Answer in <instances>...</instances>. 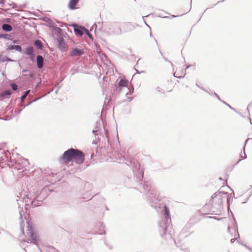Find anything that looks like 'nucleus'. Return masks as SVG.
<instances>
[{
	"label": "nucleus",
	"instance_id": "obj_6",
	"mask_svg": "<svg viewBox=\"0 0 252 252\" xmlns=\"http://www.w3.org/2000/svg\"><path fill=\"white\" fill-rule=\"evenodd\" d=\"M72 26L76 36L81 37L84 34L86 30V28L84 27L78 26L76 24H73Z\"/></svg>",
	"mask_w": 252,
	"mask_h": 252
},
{
	"label": "nucleus",
	"instance_id": "obj_46",
	"mask_svg": "<svg viewBox=\"0 0 252 252\" xmlns=\"http://www.w3.org/2000/svg\"><path fill=\"white\" fill-rule=\"evenodd\" d=\"M127 99L128 101H130L132 100L133 97H127Z\"/></svg>",
	"mask_w": 252,
	"mask_h": 252
},
{
	"label": "nucleus",
	"instance_id": "obj_60",
	"mask_svg": "<svg viewBox=\"0 0 252 252\" xmlns=\"http://www.w3.org/2000/svg\"><path fill=\"white\" fill-rule=\"evenodd\" d=\"M195 85H196V86H197V87L200 88V86L197 83H196Z\"/></svg>",
	"mask_w": 252,
	"mask_h": 252
},
{
	"label": "nucleus",
	"instance_id": "obj_5",
	"mask_svg": "<svg viewBox=\"0 0 252 252\" xmlns=\"http://www.w3.org/2000/svg\"><path fill=\"white\" fill-rule=\"evenodd\" d=\"M222 194L224 195H228V193L227 192L218 190L211 196V199L204 206V208H206L208 206H209L210 203L213 202V200L218 202H220V201H223V197L222 196Z\"/></svg>",
	"mask_w": 252,
	"mask_h": 252
},
{
	"label": "nucleus",
	"instance_id": "obj_33",
	"mask_svg": "<svg viewBox=\"0 0 252 252\" xmlns=\"http://www.w3.org/2000/svg\"><path fill=\"white\" fill-rule=\"evenodd\" d=\"M156 90L159 92V93L160 94H163L164 93V91L161 88H160L159 87H158L157 88H156Z\"/></svg>",
	"mask_w": 252,
	"mask_h": 252
},
{
	"label": "nucleus",
	"instance_id": "obj_30",
	"mask_svg": "<svg viewBox=\"0 0 252 252\" xmlns=\"http://www.w3.org/2000/svg\"><path fill=\"white\" fill-rule=\"evenodd\" d=\"M84 33H85L90 38H91V39L93 38V36H92V34L90 33L89 31L86 28V30L84 32Z\"/></svg>",
	"mask_w": 252,
	"mask_h": 252
},
{
	"label": "nucleus",
	"instance_id": "obj_9",
	"mask_svg": "<svg viewBox=\"0 0 252 252\" xmlns=\"http://www.w3.org/2000/svg\"><path fill=\"white\" fill-rule=\"evenodd\" d=\"M84 54V51L83 49L75 48L70 51L69 56L71 57H78L83 55Z\"/></svg>",
	"mask_w": 252,
	"mask_h": 252
},
{
	"label": "nucleus",
	"instance_id": "obj_18",
	"mask_svg": "<svg viewBox=\"0 0 252 252\" xmlns=\"http://www.w3.org/2000/svg\"><path fill=\"white\" fill-rule=\"evenodd\" d=\"M2 29L6 32H9L12 30V26L8 24H3L1 26Z\"/></svg>",
	"mask_w": 252,
	"mask_h": 252
},
{
	"label": "nucleus",
	"instance_id": "obj_2",
	"mask_svg": "<svg viewBox=\"0 0 252 252\" xmlns=\"http://www.w3.org/2000/svg\"><path fill=\"white\" fill-rule=\"evenodd\" d=\"M74 162L78 164L85 161L84 153L78 149L71 148L64 152V165L66 161Z\"/></svg>",
	"mask_w": 252,
	"mask_h": 252
},
{
	"label": "nucleus",
	"instance_id": "obj_3",
	"mask_svg": "<svg viewBox=\"0 0 252 252\" xmlns=\"http://www.w3.org/2000/svg\"><path fill=\"white\" fill-rule=\"evenodd\" d=\"M52 34L57 47L61 51H63V35L62 29L59 27L54 26Z\"/></svg>",
	"mask_w": 252,
	"mask_h": 252
},
{
	"label": "nucleus",
	"instance_id": "obj_47",
	"mask_svg": "<svg viewBox=\"0 0 252 252\" xmlns=\"http://www.w3.org/2000/svg\"><path fill=\"white\" fill-rule=\"evenodd\" d=\"M183 14H182L181 15V16L183 15ZM179 16H180V15H172L171 16V17L172 18H175V17H179Z\"/></svg>",
	"mask_w": 252,
	"mask_h": 252
},
{
	"label": "nucleus",
	"instance_id": "obj_16",
	"mask_svg": "<svg viewBox=\"0 0 252 252\" xmlns=\"http://www.w3.org/2000/svg\"><path fill=\"white\" fill-rule=\"evenodd\" d=\"M11 94V92L10 90H6L1 92L0 96L3 98H9Z\"/></svg>",
	"mask_w": 252,
	"mask_h": 252
},
{
	"label": "nucleus",
	"instance_id": "obj_63",
	"mask_svg": "<svg viewBox=\"0 0 252 252\" xmlns=\"http://www.w3.org/2000/svg\"><path fill=\"white\" fill-rule=\"evenodd\" d=\"M250 197V196H249L248 197V198L246 199V200H245V201H246L247 202V201L249 200V199Z\"/></svg>",
	"mask_w": 252,
	"mask_h": 252
},
{
	"label": "nucleus",
	"instance_id": "obj_4",
	"mask_svg": "<svg viewBox=\"0 0 252 252\" xmlns=\"http://www.w3.org/2000/svg\"><path fill=\"white\" fill-rule=\"evenodd\" d=\"M208 207H210L209 212L207 214L220 215L223 211V201L218 202L213 200V202L210 203L206 208Z\"/></svg>",
	"mask_w": 252,
	"mask_h": 252
},
{
	"label": "nucleus",
	"instance_id": "obj_64",
	"mask_svg": "<svg viewBox=\"0 0 252 252\" xmlns=\"http://www.w3.org/2000/svg\"><path fill=\"white\" fill-rule=\"evenodd\" d=\"M246 202H247V201H244L243 202H242V204H245V203H246Z\"/></svg>",
	"mask_w": 252,
	"mask_h": 252
},
{
	"label": "nucleus",
	"instance_id": "obj_43",
	"mask_svg": "<svg viewBox=\"0 0 252 252\" xmlns=\"http://www.w3.org/2000/svg\"><path fill=\"white\" fill-rule=\"evenodd\" d=\"M227 211H228V213H229L230 212L232 214V217H233V215H234L233 214V213L232 212V211H231L230 210V207L229 208H227Z\"/></svg>",
	"mask_w": 252,
	"mask_h": 252
},
{
	"label": "nucleus",
	"instance_id": "obj_42",
	"mask_svg": "<svg viewBox=\"0 0 252 252\" xmlns=\"http://www.w3.org/2000/svg\"><path fill=\"white\" fill-rule=\"evenodd\" d=\"M4 4V0H1L0 1V5L3 6Z\"/></svg>",
	"mask_w": 252,
	"mask_h": 252
},
{
	"label": "nucleus",
	"instance_id": "obj_13",
	"mask_svg": "<svg viewBox=\"0 0 252 252\" xmlns=\"http://www.w3.org/2000/svg\"><path fill=\"white\" fill-rule=\"evenodd\" d=\"M37 66L39 69H41L43 67L44 59L41 55H38L36 57Z\"/></svg>",
	"mask_w": 252,
	"mask_h": 252
},
{
	"label": "nucleus",
	"instance_id": "obj_25",
	"mask_svg": "<svg viewBox=\"0 0 252 252\" xmlns=\"http://www.w3.org/2000/svg\"><path fill=\"white\" fill-rule=\"evenodd\" d=\"M31 205L33 207H35L40 205V202L38 200H33L31 202Z\"/></svg>",
	"mask_w": 252,
	"mask_h": 252
},
{
	"label": "nucleus",
	"instance_id": "obj_40",
	"mask_svg": "<svg viewBox=\"0 0 252 252\" xmlns=\"http://www.w3.org/2000/svg\"><path fill=\"white\" fill-rule=\"evenodd\" d=\"M214 94L218 98L219 100H220V101H222V100L220 98L219 95L216 94V93H214Z\"/></svg>",
	"mask_w": 252,
	"mask_h": 252
},
{
	"label": "nucleus",
	"instance_id": "obj_26",
	"mask_svg": "<svg viewBox=\"0 0 252 252\" xmlns=\"http://www.w3.org/2000/svg\"><path fill=\"white\" fill-rule=\"evenodd\" d=\"M99 224L100 228L102 230H103V232L99 233V234H100V235L105 234L106 231H105V230H103V229L105 228V226L104 225L103 223L101 222H99Z\"/></svg>",
	"mask_w": 252,
	"mask_h": 252
},
{
	"label": "nucleus",
	"instance_id": "obj_22",
	"mask_svg": "<svg viewBox=\"0 0 252 252\" xmlns=\"http://www.w3.org/2000/svg\"><path fill=\"white\" fill-rule=\"evenodd\" d=\"M0 62L1 63H3V62H6V61H8V62H12L13 61V60H11L10 59H9V58H8L6 56H0Z\"/></svg>",
	"mask_w": 252,
	"mask_h": 252
},
{
	"label": "nucleus",
	"instance_id": "obj_36",
	"mask_svg": "<svg viewBox=\"0 0 252 252\" xmlns=\"http://www.w3.org/2000/svg\"><path fill=\"white\" fill-rule=\"evenodd\" d=\"M91 154L90 158L91 159L93 158V154H92L91 153H87L86 154H84L85 158L86 157L87 158H89V156Z\"/></svg>",
	"mask_w": 252,
	"mask_h": 252
},
{
	"label": "nucleus",
	"instance_id": "obj_1",
	"mask_svg": "<svg viewBox=\"0 0 252 252\" xmlns=\"http://www.w3.org/2000/svg\"><path fill=\"white\" fill-rule=\"evenodd\" d=\"M113 158L119 163H125L132 168L133 177H127L125 183L129 188H133L143 192L147 191L145 197L147 202L157 212L161 211V220L158 222L159 231L160 236L166 240L169 244H176L171 233L172 229L170 223L171 222V215L169 208L166 205L160 203L159 201L162 197L157 193L154 186L150 181H143L144 171L140 168L139 164L136 163L131 159L126 158L120 153L118 152L112 155Z\"/></svg>",
	"mask_w": 252,
	"mask_h": 252
},
{
	"label": "nucleus",
	"instance_id": "obj_49",
	"mask_svg": "<svg viewBox=\"0 0 252 252\" xmlns=\"http://www.w3.org/2000/svg\"><path fill=\"white\" fill-rule=\"evenodd\" d=\"M12 40H13V42L14 43H18V41L17 40H16V39H14V40H13V39H12Z\"/></svg>",
	"mask_w": 252,
	"mask_h": 252
},
{
	"label": "nucleus",
	"instance_id": "obj_7",
	"mask_svg": "<svg viewBox=\"0 0 252 252\" xmlns=\"http://www.w3.org/2000/svg\"><path fill=\"white\" fill-rule=\"evenodd\" d=\"M21 196H22V193L19 192L18 195H17V196H16V200L17 201L18 204H19L18 209H19V216H20V220H21V221L20 222V224L21 227H22V225L24 224V221L23 220L22 216L23 215H24L25 212H24V210H23V208L21 207L20 204H19V201H20V200L21 199ZM20 201L22 202V200H20Z\"/></svg>",
	"mask_w": 252,
	"mask_h": 252
},
{
	"label": "nucleus",
	"instance_id": "obj_53",
	"mask_svg": "<svg viewBox=\"0 0 252 252\" xmlns=\"http://www.w3.org/2000/svg\"><path fill=\"white\" fill-rule=\"evenodd\" d=\"M200 89H201V90H203L204 91H205V92H206L207 91L206 90H205V89H204V88H203V87H200Z\"/></svg>",
	"mask_w": 252,
	"mask_h": 252
},
{
	"label": "nucleus",
	"instance_id": "obj_41",
	"mask_svg": "<svg viewBox=\"0 0 252 252\" xmlns=\"http://www.w3.org/2000/svg\"><path fill=\"white\" fill-rule=\"evenodd\" d=\"M251 106H252V101L250 103V104L248 105V107H247V110L248 111V113L250 114V112H249V107Z\"/></svg>",
	"mask_w": 252,
	"mask_h": 252
},
{
	"label": "nucleus",
	"instance_id": "obj_15",
	"mask_svg": "<svg viewBox=\"0 0 252 252\" xmlns=\"http://www.w3.org/2000/svg\"><path fill=\"white\" fill-rule=\"evenodd\" d=\"M79 0H70L68 3V7L71 10L76 9V6Z\"/></svg>",
	"mask_w": 252,
	"mask_h": 252
},
{
	"label": "nucleus",
	"instance_id": "obj_8",
	"mask_svg": "<svg viewBox=\"0 0 252 252\" xmlns=\"http://www.w3.org/2000/svg\"><path fill=\"white\" fill-rule=\"evenodd\" d=\"M24 54L30 57V61L32 62L35 61V55L34 54V49L32 47H28L25 49Z\"/></svg>",
	"mask_w": 252,
	"mask_h": 252
},
{
	"label": "nucleus",
	"instance_id": "obj_38",
	"mask_svg": "<svg viewBox=\"0 0 252 252\" xmlns=\"http://www.w3.org/2000/svg\"><path fill=\"white\" fill-rule=\"evenodd\" d=\"M207 217L211 219H214L218 220H221V218H219L218 217H217L208 216Z\"/></svg>",
	"mask_w": 252,
	"mask_h": 252
},
{
	"label": "nucleus",
	"instance_id": "obj_62",
	"mask_svg": "<svg viewBox=\"0 0 252 252\" xmlns=\"http://www.w3.org/2000/svg\"><path fill=\"white\" fill-rule=\"evenodd\" d=\"M250 197V196H249L248 197V198L246 199V200H245V201H246L247 202V201L249 200V199Z\"/></svg>",
	"mask_w": 252,
	"mask_h": 252
},
{
	"label": "nucleus",
	"instance_id": "obj_45",
	"mask_svg": "<svg viewBox=\"0 0 252 252\" xmlns=\"http://www.w3.org/2000/svg\"><path fill=\"white\" fill-rule=\"evenodd\" d=\"M237 240V239H235V238H232L230 240V242L231 243H233L235 240Z\"/></svg>",
	"mask_w": 252,
	"mask_h": 252
},
{
	"label": "nucleus",
	"instance_id": "obj_29",
	"mask_svg": "<svg viewBox=\"0 0 252 252\" xmlns=\"http://www.w3.org/2000/svg\"><path fill=\"white\" fill-rule=\"evenodd\" d=\"M11 89L13 91H16L18 89V86L15 83H11Z\"/></svg>",
	"mask_w": 252,
	"mask_h": 252
},
{
	"label": "nucleus",
	"instance_id": "obj_34",
	"mask_svg": "<svg viewBox=\"0 0 252 252\" xmlns=\"http://www.w3.org/2000/svg\"><path fill=\"white\" fill-rule=\"evenodd\" d=\"M109 101H110V99H108L107 97H105V100L104 102V106L108 105Z\"/></svg>",
	"mask_w": 252,
	"mask_h": 252
},
{
	"label": "nucleus",
	"instance_id": "obj_23",
	"mask_svg": "<svg viewBox=\"0 0 252 252\" xmlns=\"http://www.w3.org/2000/svg\"><path fill=\"white\" fill-rule=\"evenodd\" d=\"M102 24H103V23L100 22H98L97 24H94L93 25V27H95V30H96V29L97 28H98V30H99V31H100V30H101L102 28Z\"/></svg>",
	"mask_w": 252,
	"mask_h": 252
},
{
	"label": "nucleus",
	"instance_id": "obj_31",
	"mask_svg": "<svg viewBox=\"0 0 252 252\" xmlns=\"http://www.w3.org/2000/svg\"><path fill=\"white\" fill-rule=\"evenodd\" d=\"M159 52H160V53L161 55L163 57V58L164 59V60L166 62H167L171 64V65H172V66H173V63H171V62L169 61V60H168V59H167L166 58L164 57L163 56V54H162V52H161L160 50H159Z\"/></svg>",
	"mask_w": 252,
	"mask_h": 252
},
{
	"label": "nucleus",
	"instance_id": "obj_56",
	"mask_svg": "<svg viewBox=\"0 0 252 252\" xmlns=\"http://www.w3.org/2000/svg\"><path fill=\"white\" fill-rule=\"evenodd\" d=\"M249 196H250L252 194V189L249 191Z\"/></svg>",
	"mask_w": 252,
	"mask_h": 252
},
{
	"label": "nucleus",
	"instance_id": "obj_52",
	"mask_svg": "<svg viewBox=\"0 0 252 252\" xmlns=\"http://www.w3.org/2000/svg\"><path fill=\"white\" fill-rule=\"evenodd\" d=\"M66 234H68L69 232L67 231H66L64 229V235H66Z\"/></svg>",
	"mask_w": 252,
	"mask_h": 252
},
{
	"label": "nucleus",
	"instance_id": "obj_21",
	"mask_svg": "<svg viewBox=\"0 0 252 252\" xmlns=\"http://www.w3.org/2000/svg\"><path fill=\"white\" fill-rule=\"evenodd\" d=\"M127 82L126 80L124 79H121L119 82V87L121 89L122 87H125L126 86Z\"/></svg>",
	"mask_w": 252,
	"mask_h": 252
},
{
	"label": "nucleus",
	"instance_id": "obj_55",
	"mask_svg": "<svg viewBox=\"0 0 252 252\" xmlns=\"http://www.w3.org/2000/svg\"><path fill=\"white\" fill-rule=\"evenodd\" d=\"M191 65H192L191 64H189V65H187V66H186V69H188V68H189Z\"/></svg>",
	"mask_w": 252,
	"mask_h": 252
},
{
	"label": "nucleus",
	"instance_id": "obj_35",
	"mask_svg": "<svg viewBox=\"0 0 252 252\" xmlns=\"http://www.w3.org/2000/svg\"><path fill=\"white\" fill-rule=\"evenodd\" d=\"M242 245H243V246H244L246 249H247L248 250H249V251H250L251 252H252V249L251 247H250L249 246H247V245L245 244H243V243H240Z\"/></svg>",
	"mask_w": 252,
	"mask_h": 252
},
{
	"label": "nucleus",
	"instance_id": "obj_50",
	"mask_svg": "<svg viewBox=\"0 0 252 252\" xmlns=\"http://www.w3.org/2000/svg\"><path fill=\"white\" fill-rule=\"evenodd\" d=\"M30 77L32 78L33 77V74L32 72H30Z\"/></svg>",
	"mask_w": 252,
	"mask_h": 252
},
{
	"label": "nucleus",
	"instance_id": "obj_48",
	"mask_svg": "<svg viewBox=\"0 0 252 252\" xmlns=\"http://www.w3.org/2000/svg\"><path fill=\"white\" fill-rule=\"evenodd\" d=\"M63 160V155H62L60 158V162H62V161Z\"/></svg>",
	"mask_w": 252,
	"mask_h": 252
},
{
	"label": "nucleus",
	"instance_id": "obj_59",
	"mask_svg": "<svg viewBox=\"0 0 252 252\" xmlns=\"http://www.w3.org/2000/svg\"><path fill=\"white\" fill-rule=\"evenodd\" d=\"M206 92H207V93H208L209 94H214V93H213V92L210 93V92H209L208 91H207Z\"/></svg>",
	"mask_w": 252,
	"mask_h": 252
},
{
	"label": "nucleus",
	"instance_id": "obj_32",
	"mask_svg": "<svg viewBox=\"0 0 252 252\" xmlns=\"http://www.w3.org/2000/svg\"><path fill=\"white\" fill-rule=\"evenodd\" d=\"M227 187L232 191V193H230V197H231V198L233 199V197H234L235 198H236L235 197H234V191L233 190V189L230 187H229L228 186H227Z\"/></svg>",
	"mask_w": 252,
	"mask_h": 252
},
{
	"label": "nucleus",
	"instance_id": "obj_19",
	"mask_svg": "<svg viewBox=\"0 0 252 252\" xmlns=\"http://www.w3.org/2000/svg\"><path fill=\"white\" fill-rule=\"evenodd\" d=\"M34 44L39 49H42L43 47V44L40 40H35Z\"/></svg>",
	"mask_w": 252,
	"mask_h": 252
},
{
	"label": "nucleus",
	"instance_id": "obj_57",
	"mask_svg": "<svg viewBox=\"0 0 252 252\" xmlns=\"http://www.w3.org/2000/svg\"><path fill=\"white\" fill-rule=\"evenodd\" d=\"M64 26H65L67 30H68V28L67 26V25L64 23L63 24Z\"/></svg>",
	"mask_w": 252,
	"mask_h": 252
},
{
	"label": "nucleus",
	"instance_id": "obj_37",
	"mask_svg": "<svg viewBox=\"0 0 252 252\" xmlns=\"http://www.w3.org/2000/svg\"><path fill=\"white\" fill-rule=\"evenodd\" d=\"M127 89L129 90L128 93L126 94V95L127 96L128 94H132L133 93V89L132 90H130L128 87H127Z\"/></svg>",
	"mask_w": 252,
	"mask_h": 252
},
{
	"label": "nucleus",
	"instance_id": "obj_54",
	"mask_svg": "<svg viewBox=\"0 0 252 252\" xmlns=\"http://www.w3.org/2000/svg\"><path fill=\"white\" fill-rule=\"evenodd\" d=\"M221 102H223L224 104H225L226 105L228 106V105H229V104L226 103L224 101L222 100Z\"/></svg>",
	"mask_w": 252,
	"mask_h": 252
},
{
	"label": "nucleus",
	"instance_id": "obj_28",
	"mask_svg": "<svg viewBox=\"0 0 252 252\" xmlns=\"http://www.w3.org/2000/svg\"><path fill=\"white\" fill-rule=\"evenodd\" d=\"M103 128H104V132H105V137L107 139V142H109L110 139H109V137L108 131V130L107 129H106V128H105L104 126H103Z\"/></svg>",
	"mask_w": 252,
	"mask_h": 252
},
{
	"label": "nucleus",
	"instance_id": "obj_58",
	"mask_svg": "<svg viewBox=\"0 0 252 252\" xmlns=\"http://www.w3.org/2000/svg\"><path fill=\"white\" fill-rule=\"evenodd\" d=\"M250 139H251L250 138H247V139L246 140V141H245V142H248V141H249V140Z\"/></svg>",
	"mask_w": 252,
	"mask_h": 252
},
{
	"label": "nucleus",
	"instance_id": "obj_27",
	"mask_svg": "<svg viewBox=\"0 0 252 252\" xmlns=\"http://www.w3.org/2000/svg\"><path fill=\"white\" fill-rule=\"evenodd\" d=\"M233 199L231 197H228L226 199L227 203V208H229L230 206L231 203L232 202Z\"/></svg>",
	"mask_w": 252,
	"mask_h": 252
},
{
	"label": "nucleus",
	"instance_id": "obj_51",
	"mask_svg": "<svg viewBox=\"0 0 252 252\" xmlns=\"http://www.w3.org/2000/svg\"><path fill=\"white\" fill-rule=\"evenodd\" d=\"M23 72H29V70L27 69H25L23 70Z\"/></svg>",
	"mask_w": 252,
	"mask_h": 252
},
{
	"label": "nucleus",
	"instance_id": "obj_10",
	"mask_svg": "<svg viewBox=\"0 0 252 252\" xmlns=\"http://www.w3.org/2000/svg\"><path fill=\"white\" fill-rule=\"evenodd\" d=\"M100 122L96 123L97 126H100ZM99 131L100 129L98 128V126H96L95 130H93V133L94 134L95 139L97 140V142H100L101 140L100 137H104L102 134H100Z\"/></svg>",
	"mask_w": 252,
	"mask_h": 252
},
{
	"label": "nucleus",
	"instance_id": "obj_39",
	"mask_svg": "<svg viewBox=\"0 0 252 252\" xmlns=\"http://www.w3.org/2000/svg\"><path fill=\"white\" fill-rule=\"evenodd\" d=\"M105 244L106 246H107L108 247V248L110 250H111L113 249V246H111V245L109 244L108 243H107L106 242H105Z\"/></svg>",
	"mask_w": 252,
	"mask_h": 252
},
{
	"label": "nucleus",
	"instance_id": "obj_17",
	"mask_svg": "<svg viewBox=\"0 0 252 252\" xmlns=\"http://www.w3.org/2000/svg\"><path fill=\"white\" fill-rule=\"evenodd\" d=\"M14 49H15V50H16L17 51H18L19 52H22V47L20 45H11L9 46L8 47V48H7V50H14Z\"/></svg>",
	"mask_w": 252,
	"mask_h": 252
},
{
	"label": "nucleus",
	"instance_id": "obj_12",
	"mask_svg": "<svg viewBox=\"0 0 252 252\" xmlns=\"http://www.w3.org/2000/svg\"><path fill=\"white\" fill-rule=\"evenodd\" d=\"M28 231H29L28 234H30L33 243L37 245L38 237L36 234L32 232L31 227H28Z\"/></svg>",
	"mask_w": 252,
	"mask_h": 252
},
{
	"label": "nucleus",
	"instance_id": "obj_24",
	"mask_svg": "<svg viewBox=\"0 0 252 252\" xmlns=\"http://www.w3.org/2000/svg\"><path fill=\"white\" fill-rule=\"evenodd\" d=\"M30 92V90L27 91L25 92L24 94L21 96V102H23L25 100L26 97L29 94Z\"/></svg>",
	"mask_w": 252,
	"mask_h": 252
},
{
	"label": "nucleus",
	"instance_id": "obj_14",
	"mask_svg": "<svg viewBox=\"0 0 252 252\" xmlns=\"http://www.w3.org/2000/svg\"><path fill=\"white\" fill-rule=\"evenodd\" d=\"M231 225L233 227L235 232L237 233V235H238V238H240V236H239V234L238 232V225H237L236 220L235 219L234 215H233Z\"/></svg>",
	"mask_w": 252,
	"mask_h": 252
},
{
	"label": "nucleus",
	"instance_id": "obj_20",
	"mask_svg": "<svg viewBox=\"0 0 252 252\" xmlns=\"http://www.w3.org/2000/svg\"><path fill=\"white\" fill-rule=\"evenodd\" d=\"M0 38H4L8 40H12L13 39L12 36L7 33L0 34Z\"/></svg>",
	"mask_w": 252,
	"mask_h": 252
},
{
	"label": "nucleus",
	"instance_id": "obj_44",
	"mask_svg": "<svg viewBox=\"0 0 252 252\" xmlns=\"http://www.w3.org/2000/svg\"><path fill=\"white\" fill-rule=\"evenodd\" d=\"M228 107H229L231 109L233 110V111L236 112V110L235 108L232 107L230 105H228Z\"/></svg>",
	"mask_w": 252,
	"mask_h": 252
},
{
	"label": "nucleus",
	"instance_id": "obj_61",
	"mask_svg": "<svg viewBox=\"0 0 252 252\" xmlns=\"http://www.w3.org/2000/svg\"><path fill=\"white\" fill-rule=\"evenodd\" d=\"M105 209L106 210H109V208H108L106 205H105Z\"/></svg>",
	"mask_w": 252,
	"mask_h": 252
},
{
	"label": "nucleus",
	"instance_id": "obj_11",
	"mask_svg": "<svg viewBox=\"0 0 252 252\" xmlns=\"http://www.w3.org/2000/svg\"><path fill=\"white\" fill-rule=\"evenodd\" d=\"M247 144V143H245V144L243 147V149L241 150V152L240 154V158H241V159L238 160V161H237V162L235 164H234L233 166H235V165H237L238 164V163L241 160L245 159L247 158V156L246 151H245V149H246V146Z\"/></svg>",
	"mask_w": 252,
	"mask_h": 252
}]
</instances>
